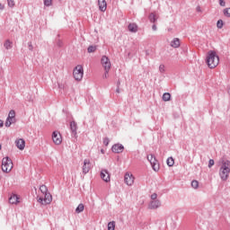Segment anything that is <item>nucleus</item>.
I'll return each instance as SVG.
<instances>
[{
  "mask_svg": "<svg viewBox=\"0 0 230 230\" xmlns=\"http://www.w3.org/2000/svg\"><path fill=\"white\" fill-rule=\"evenodd\" d=\"M219 177L221 181H227L229 179V173H230V160L222 158L219 161Z\"/></svg>",
  "mask_w": 230,
  "mask_h": 230,
  "instance_id": "1",
  "label": "nucleus"
},
{
  "mask_svg": "<svg viewBox=\"0 0 230 230\" xmlns=\"http://www.w3.org/2000/svg\"><path fill=\"white\" fill-rule=\"evenodd\" d=\"M220 63V58L217 55V52L210 50L207 55V64L210 69H215Z\"/></svg>",
  "mask_w": 230,
  "mask_h": 230,
  "instance_id": "2",
  "label": "nucleus"
},
{
  "mask_svg": "<svg viewBox=\"0 0 230 230\" xmlns=\"http://www.w3.org/2000/svg\"><path fill=\"white\" fill-rule=\"evenodd\" d=\"M13 168V163L12 162V159L8 156L4 157L2 159V171L4 173H10Z\"/></svg>",
  "mask_w": 230,
  "mask_h": 230,
  "instance_id": "3",
  "label": "nucleus"
},
{
  "mask_svg": "<svg viewBox=\"0 0 230 230\" xmlns=\"http://www.w3.org/2000/svg\"><path fill=\"white\" fill-rule=\"evenodd\" d=\"M73 75H74L75 80H76L77 82H80V80L84 78V66L80 65L75 66V68L74 69Z\"/></svg>",
  "mask_w": 230,
  "mask_h": 230,
  "instance_id": "4",
  "label": "nucleus"
},
{
  "mask_svg": "<svg viewBox=\"0 0 230 230\" xmlns=\"http://www.w3.org/2000/svg\"><path fill=\"white\" fill-rule=\"evenodd\" d=\"M101 63L104 68V71H111V59H109L107 56H102L101 59Z\"/></svg>",
  "mask_w": 230,
  "mask_h": 230,
  "instance_id": "5",
  "label": "nucleus"
},
{
  "mask_svg": "<svg viewBox=\"0 0 230 230\" xmlns=\"http://www.w3.org/2000/svg\"><path fill=\"white\" fill-rule=\"evenodd\" d=\"M52 141L55 145L62 144V135L58 133V131H54L52 133Z\"/></svg>",
  "mask_w": 230,
  "mask_h": 230,
  "instance_id": "6",
  "label": "nucleus"
},
{
  "mask_svg": "<svg viewBox=\"0 0 230 230\" xmlns=\"http://www.w3.org/2000/svg\"><path fill=\"white\" fill-rule=\"evenodd\" d=\"M124 182L127 186H132V184H134V175H132V173L126 172L124 176Z\"/></svg>",
  "mask_w": 230,
  "mask_h": 230,
  "instance_id": "7",
  "label": "nucleus"
},
{
  "mask_svg": "<svg viewBox=\"0 0 230 230\" xmlns=\"http://www.w3.org/2000/svg\"><path fill=\"white\" fill-rule=\"evenodd\" d=\"M90 170H91V160L84 159V164H83V173L85 175L86 173H89Z\"/></svg>",
  "mask_w": 230,
  "mask_h": 230,
  "instance_id": "8",
  "label": "nucleus"
},
{
  "mask_svg": "<svg viewBox=\"0 0 230 230\" xmlns=\"http://www.w3.org/2000/svg\"><path fill=\"white\" fill-rule=\"evenodd\" d=\"M123 150H125V146H123V145H121V144H115L111 147V151L114 154H121L123 152Z\"/></svg>",
  "mask_w": 230,
  "mask_h": 230,
  "instance_id": "9",
  "label": "nucleus"
},
{
  "mask_svg": "<svg viewBox=\"0 0 230 230\" xmlns=\"http://www.w3.org/2000/svg\"><path fill=\"white\" fill-rule=\"evenodd\" d=\"M158 208H161V200L159 199H155L150 201L148 205L149 209H158Z\"/></svg>",
  "mask_w": 230,
  "mask_h": 230,
  "instance_id": "10",
  "label": "nucleus"
},
{
  "mask_svg": "<svg viewBox=\"0 0 230 230\" xmlns=\"http://www.w3.org/2000/svg\"><path fill=\"white\" fill-rule=\"evenodd\" d=\"M70 130L72 132V136H74V137H76V131L78 130V124H76V121L72 120L70 122Z\"/></svg>",
  "mask_w": 230,
  "mask_h": 230,
  "instance_id": "11",
  "label": "nucleus"
},
{
  "mask_svg": "<svg viewBox=\"0 0 230 230\" xmlns=\"http://www.w3.org/2000/svg\"><path fill=\"white\" fill-rule=\"evenodd\" d=\"M101 178L104 182H109L111 181V174H109V171L107 170H102L101 172Z\"/></svg>",
  "mask_w": 230,
  "mask_h": 230,
  "instance_id": "12",
  "label": "nucleus"
},
{
  "mask_svg": "<svg viewBox=\"0 0 230 230\" xmlns=\"http://www.w3.org/2000/svg\"><path fill=\"white\" fill-rule=\"evenodd\" d=\"M98 6L101 12H106L107 10V1L105 0H98Z\"/></svg>",
  "mask_w": 230,
  "mask_h": 230,
  "instance_id": "13",
  "label": "nucleus"
},
{
  "mask_svg": "<svg viewBox=\"0 0 230 230\" xmlns=\"http://www.w3.org/2000/svg\"><path fill=\"white\" fill-rule=\"evenodd\" d=\"M15 145L17 148H19V150H24V147L26 146V142L24 141V139L20 138L15 141Z\"/></svg>",
  "mask_w": 230,
  "mask_h": 230,
  "instance_id": "14",
  "label": "nucleus"
},
{
  "mask_svg": "<svg viewBox=\"0 0 230 230\" xmlns=\"http://www.w3.org/2000/svg\"><path fill=\"white\" fill-rule=\"evenodd\" d=\"M153 170L155 172H159V163H157V159H155V156L149 161Z\"/></svg>",
  "mask_w": 230,
  "mask_h": 230,
  "instance_id": "15",
  "label": "nucleus"
},
{
  "mask_svg": "<svg viewBox=\"0 0 230 230\" xmlns=\"http://www.w3.org/2000/svg\"><path fill=\"white\" fill-rule=\"evenodd\" d=\"M43 199H44V206H47V204H51V201L53 200V197L49 192L45 193Z\"/></svg>",
  "mask_w": 230,
  "mask_h": 230,
  "instance_id": "16",
  "label": "nucleus"
},
{
  "mask_svg": "<svg viewBox=\"0 0 230 230\" xmlns=\"http://www.w3.org/2000/svg\"><path fill=\"white\" fill-rule=\"evenodd\" d=\"M10 204H19V196L13 194L9 198Z\"/></svg>",
  "mask_w": 230,
  "mask_h": 230,
  "instance_id": "17",
  "label": "nucleus"
},
{
  "mask_svg": "<svg viewBox=\"0 0 230 230\" xmlns=\"http://www.w3.org/2000/svg\"><path fill=\"white\" fill-rule=\"evenodd\" d=\"M181 46V40L178 38H174L173 40L171 41L172 48H179Z\"/></svg>",
  "mask_w": 230,
  "mask_h": 230,
  "instance_id": "18",
  "label": "nucleus"
},
{
  "mask_svg": "<svg viewBox=\"0 0 230 230\" xmlns=\"http://www.w3.org/2000/svg\"><path fill=\"white\" fill-rule=\"evenodd\" d=\"M128 28V31H131L132 33H137V25L136 23H129Z\"/></svg>",
  "mask_w": 230,
  "mask_h": 230,
  "instance_id": "19",
  "label": "nucleus"
},
{
  "mask_svg": "<svg viewBox=\"0 0 230 230\" xmlns=\"http://www.w3.org/2000/svg\"><path fill=\"white\" fill-rule=\"evenodd\" d=\"M4 47L5 49H12V48H13V42H12L10 40H6L4 43Z\"/></svg>",
  "mask_w": 230,
  "mask_h": 230,
  "instance_id": "20",
  "label": "nucleus"
},
{
  "mask_svg": "<svg viewBox=\"0 0 230 230\" xmlns=\"http://www.w3.org/2000/svg\"><path fill=\"white\" fill-rule=\"evenodd\" d=\"M148 19H149L150 22H153V23L157 22V16L154 13H151L149 14Z\"/></svg>",
  "mask_w": 230,
  "mask_h": 230,
  "instance_id": "21",
  "label": "nucleus"
},
{
  "mask_svg": "<svg viewBox=\"0 0 230 230\" xmlns=\"http://www.w3.org/2000/svg\"><path fill=\"white\" fill-rule=\"evenodd\" d=\"M162 99L164 102H170V100H172V94H170V93H164Z\"/></svg>",
  "mask_w": 230,
  "mask_h": 230,
  "instance_id": "22",
  "label": "nucleus"
},
{
  "mask_svg": "<svg viewBox=\"0 0 230 230\" xmlns=\"http://www.w3.org/2000/svg\"><path fill=\"white\" fill-rule=\"evenodd\" d=\"M7 118L15 121V111L11 110Z\"/></svg>",
  "mask_w": 230,
  "mask_h": 230,
  "instance_id": "23",
  "label": "nucleus"
},
{
  "mask_svg": "<svg viewBox=\"0 0 230 230\" xmlns=\"http://www.w3.org/2000/svg\"><path fill=\"white\" fill-rule=\"evenodd\" d=\"M116 229V222L111 221L108 223V230H114Z\"/></svg>",
  "mask_w": 230,
  "mask_h": 230,
  "instance_id": "24",
  "label": "nucleus"
},
{
  "mask_svg": "<svg viewBox=\"0 0 230 230\" xmlns=\"http://www.w3.org/2000/svg\"><path fill=\"white\" fill-rule=\"evenodd\" d=\"M15 122V120H13V119H6V120H5V123H4V125H5V127H11L12 126V123H14Z\"/></svg>",
  "mask_w": 230,
  "mask_h": 230,
  "instance_id": "25",
  "label": "nucleus"
},
{
  "mask_svg": "<svg viewBox=\"0 0 230 230\" xmlns=\"http://www.w3.org/2000/svg\"><path fill=\"white\" fill-rule=\"evenodd\" d=\"M84 204L80 203L75 208V213H82L84 211Z\"/></svg>",
  "mask_w": 230,
  "mask_h": 230,
  "instance_id": "26",
  "label": "nucleus"
},
{
  "mask_svg": "<svg viewBox=\"0 0 230 230\" xmlns=\"http://www.w3.org/2000/svg\"><path fill=\"white\" fill-rule=\"evenodd\" d=\"M173 164H175V161L173 160V157L167 158V165L173 166Z\"/></svg>",
  "mask_w": 230,
  "mask_h": 230,
  "instance_id": "27",
  "label": "nucleus"
},
{
  "mask_svg": "<svg viewBox=\"0 0 230 230\" xmlns=\"http://www.w3.org/2000/svg\"><path fill=\"white\" fill-rule=\"evenodd\" d=\"M40 190L41 191V193L44 195L46 193H48V187H46V185H41L40 187Z\"/></svg>",
  "mask_w": 230,
  "mask_h": 230,
  "instance_id": "28",
  "label": "nucleus"
},
{
  "mask_svg": "<svg viewBox=\"0 0 230 230\" xmlns=\"http://www.w3.org/2000/svg\"><path fill=\"white\" fill-rule=\"evenodd\" d=\"M223 13L225 17H230V7L224 9Z\"/></svg>",
  "mask_w": 230,
  "mask_h": 230,
  "instance_id": "29",
  "label": "nucleus"
},
{
  "mask_svg": "<svg viewBox=\"0 0 230 230\" xmlns=\"http://www.w3.org/2000/svg\"><path fill=\"white\" fill-rule=\"evenodd\" d=\"M217 26L219 30H222V28H224V21L218 20L217 22Z\"/></svg>",
  "mask_w": 230,
  "mask_h": 230,
  "instance_id": "30",
  "label": "nucleus"
},
{
  "mask_svg": "<svg viewBox=\"0 0 230 230\" xmlns=\"http://www.w3.org/2000/svg\"><path fill=\"white\" fill-rule=\"evenodd\" d=\"M191 186L194 190H197V188H199V181L197 180H193L191 181Z\"/></svg>",
  "mask_w": 230,
  "mask_h": 230,
  "instance_id": "31",
  "label": "nucleus"
},
{
  "mask_svg": "<svg viewBox=\"0 0 230 230\" xmlns=\"http://www.w3.org/2000/svg\"><path fill=\"white\" fill-rule=\"evenodd\" d=\"M7 4L10 8H13L15 6V1L14 0H7Z\"/></svg>",
  "mask_w": 230,
  "mask_h": 230,
  "instance_id": "32",
  "label": "nucleus"
},
{
  "mask_svg": "<svg viewBox=\"0 0 230 230\" xmlns=\"http://www.w3.org/2000/svg\"><path fill=\"white\" fill-rule=\"evenodd\" d=\"M88 53H94L96 51V46H90L87 49Z\"/></svg>",
  "mask_w": 230,
  "mask_h": 230,
  "instance_id": "33",
  "label": "nucleus"
},
{
  "mask_svg": "<svg viewBox=\"0 0 230 230\" xmlns=\"http://www.w3.org/2000/svg\"><path fill=\"white\" fill-rule=\"evenodd\" d=\"M45 6H51L53 4V0H43Z\"/></svg>",
  "mask_w": 230,
  "mask_h": 230,
  "instance_id": "34",
  "label": "nucleus"
},
{
  "mask_svg": "<svg viewBox=\"0 0 230 230\" xmlns=\"http://www.w3.org/2000/svg\"><path fill=\"white\" fill-rule=\"evenodd\" d=\"M109 143H111V140L109 139V137L103 138V145L105 146H109Z\"/></svg>",
  "mask_w": 230,
  "mask_h": 230,
  "instance_id": "35",
  "label": "nucleus"
},
{
  "mask_svg": "<svg viewBox=\"0 0 230 230\" xmlns=\"http://www.w3.org/2000/svg\"><path fill=\"white\" fill-rule=\"evenodd\" d=\"M214 165H215V160L210 159V160L208 161V168H211V167L214 166Z\"/></svg>",
  "mask_w": 230,
  "mask_h": 230,
  "instance_id": "36",
  "label": "nucleus"
},
{
  "mask_svg": "<svg viewBox=\"0 0 230 230\" xmlns=\"http://www.w3.org/2000/svg\"><path fill=\"white\" fill-rule=\"evenodd\" d=\"M28 48H29V51H33V44L31 43V41L28 42Z\"/></svg>",
  "mask_w": 230,
  "mask_h": 230,
  "instance_id": "37",
  "label": "nucleus"
},
{
  "mask_svg": "<svg viewBox=\"0 0 230 230\" xmlns=\"http://www.w3.org/2000/svg\"><path fill=\"white\" fill-rule=\"evenodd\" d=\"M159 71H160V73H164V65H160L159 66Z\"/></svg>",
  "mask_w": 230,
  "mask_h": 230,
  "instance_id": "38",
  "label": "nucleus"
},
{
  "mask_svg": "<svg viewBox=\"0 0 230 230\" xmlns=\"http://www.w3.org/2000/svg\"><path fill=\"white\" fill-rule=\"evenodd\" d=\"M151 199H152V200H157V193H153V194L151 195Z\"/></svg>",
  "mask_w": 230,
  "mask_h": 230,
  "instance_id": "39",
  "label": "nucleus"
},
{
  "mask_svg": "<svg viewBox=\"0 0 230 230\" xmlns=\"http://www.w3.org/2000/svg\"><path fill=\"white\" fill-rule=\"evenodd\" d=\"M38 202H40V204H42L44 206V198L42 197L38 198Z\"/></svg>",
  "mask_w": 230,
  "mask_h": 230,
  "instance_id": "40",
  "label": "nucleus"
},
{
  "mask_svg": "<svg viewBox=\"0 0 230 230\" xmlns=\"http://www.w3.org/2000/svg\"><path fill=\"white\" fill-rule=\"evenodd\" d=\"M155 156L154 155H147V161H152Z\"/></svg>",
  "mask_w": 230,
  "mask_h": 230,
  "instance_id": "41",
  "label": "nucleus"
},
{
  "mask_svg": "<svg viewBox=\"0 0 230 230\" xmlns=\"http://www.w3.org/2000/svg\"><path fill=\"white\" fill-rule=\"evenodd\" d=\"M219 4H220V6H226V1L219 0Z\"/></svg>",
  "mask_w": 230,
  "mask_h": 230,
  "instance_id": "42",
  "label": "nucleus"
},
{
  "mask_svg": "<svg viewBox=\"0 0 230 230\" xmlns=\"http://www.w3.org/2000/svg\"><path fill=\"white\" fill-rule=\"evenodd\" d=\"M103 78H109V70H105Z\"/></svg>",
  "mask_w": 230,
  "mask_h": 230,
  "instance_id": "43",
  "label": "nucleus"
},
{
  "mask_svg": "<svg viewBox=\"0 0 230 230\" xmlns=\"http://www.w3.org/2000/svg\"><path fill=\"white\" fill-rule=\"evenodd\" d=\"M152 30H153V31H157V25L153 24Z\"/></svg>",
  "mask_w": 230,
  "mask_h": 230,
  "instance_id": "44",
  "label": "nucleus"
},
{
  "mask_svg": "<svg viewBox=\"0 0 230 230\" xmlns=\"http://www.w3.org/2000/svg\"><path fill=\"white\" fill-rule=\"evenodd\" d=\"M4 10V4H0V12H3Z\"/></svg>",
  "mask_w": 230,
  "mask_h": 230,
  "instance_id": "45",
  "label": "nucleus"
},
{
  "mask_svg": "<svg viewBox=\"0 0 230 230\" xmlns=\"http://www.w3.org/2000/svg\"><path fill=\"white\" fill-rule=\"evenodd\" d=\"M57 45L58 46V48H62V41L58 40Z\"/></svg>",
  "mask_w": 230,
  "mask_h": 230,
  "instance_id": "46",
  "label": "nucleus"
},
{
  "mask_svg": "<svg viewBox=\"0 0 230 230\" xmlns=\"http://www.w3.org/2000/svg\"><path fill=\"white\" fill-rule=\"evenodd\" d=\"M116 93H118V94H119V82L118 83V87L116 89Z\"/></svg>",
  "mask_w": 230,
  "mask_h": 230,
  "instance_id": "47",
  "label": "nucleus"
},
{
  "mask_svg": "<svg viewBox=\"0 0 230 230\" xmlns=\"http://www.w3.org/2000/svg\"><path fill=\"white\" fill-rule=\"evenodd\" d=\"M4 122L0 119V128H1V127H4Z\"/></svg>",
  "mask_w": 230,
  "mask_h": 230,
  "instance_id": "48",
  "label": "nucleus"
},
{
  "mask_svg": "<svg viewBox=\"0 0 230 230\" xmlns=\"http://www.w3.org/2000/svg\"><path fill=\"white\" fill-rule=\"evenodd\" d=\"M196 10H197V12H202V10L200 9V6H198V7L196 8Z\"/></svg>",
  "mask_w": 230,
  "mask_h": 230,
  "instance_id": "49",
  "label": "nucleus"
},
{
  "mask_svg": "<svg viewBox=\"0 0 230 230\" xmlns=\"http://www.w3.org/2000/svg\"><path fill=\"white\" fill-rule=\"evenodd\" d=\"M184 49H185V51H188V47L185 46V47H184Z\"/></svg>",
  "mask_w": 230,
  "mask_h": 230,
  "instance_id": "50",
  "label": "nucleus"
},
{
  "mask_svg": "<svg viewBox=\"0 0 230 230\" xmlns=\"http://www.w3.org/2000/svg\"><path fill=\"white\" fill-rule=\"evenodd\" d=\"M102 154H105V152L103 151V149L101 150Z\"/></svg>",
  "mask_w": 230,
  "mask_h": 230,
  "instance_id": "51",
  "label": "nucleus"
},
{
  "mask_svg": "<svg viewBox=\"0 0 230 230\" xmlns=\"http://www.w3.org/2000/svg\"><path fill=\"white\" fill-rule=\"evenodd\" d=\"M2 148H3V146L0 144V150H2Z\"/></svg>",
  "mask_w": 230,
  "mask_h": 230,
  "instance_id": "52",
  "label": "nucleus"
}]
</instances>
